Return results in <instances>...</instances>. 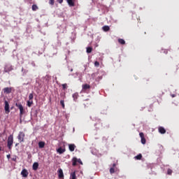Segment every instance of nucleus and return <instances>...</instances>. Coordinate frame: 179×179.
Listing matches in <instances>:
<instances>
[{"label":"nucleus","instance_id":"cd10ccee","mask_svg":"<svg viewBox=\"0 0 179 179\" xmlns=\"http://www.w3.org/2000/svg\"><path fill=\"white\" fill-rule=\"evenodd\" d=\"M173 173V171L171 169H169L167 170V174H169V176H171Z\"/></svg>","mask_w":179,"mask_h":179},{"label":"nucleus","instance_id":"a878e982","mask_svg":"<svg viewBox=\"0 0 179 179\" xmlns=\"http://www.w3.org/2000/svg\"><path fill=\"white\" fill-rule=\"evenodd\" d=\"M60 103H61L62 108H65V103H64V99H61Z\"/></svg>","mask_w":179,"mask_h":179},{"label":"nucleus","instance_id":"a211bd4d","mask_svg":"<svg viewBox=\"0 0 179 179\" xmlns=\"http://www.w3.org/2000/svg\"><path fill=\"white\" fill-rule=\"evenodd\" d=\"M78 96H79L78 92H74V94H73V98L74 101H77Z\"/></svg>","mask_w":179,"mask_h":179},{"label":"nucleus","instance_id":"7ed1b4c3","mask_svg":"<svg viewBox=\"0 0 179 179\" xmlns=\"http://www.w3.org/2000/svg\"><path fill=\"white\" fill-rule=\"evenodd\" d=\"M24 138H25L24 131H20L17 136V139L20 143H22V142H24Z\"/></svg>","mask_w":179,"mask_h":179},{"label":"nucleus","instance_id":"f257e3e1","mask_svg":"<svg viewBox=\"0 0 179 179\" xmlns=\"http://www.w3.org/2000/svg\"><path fill=\"white\" fill-rule=\"evenodd\" d=\"M15 106H17L18 109H20V117H22V115H24V113H26V109L24 108L21 102H15Z\"/></svg>","mask_w":179,"mask_h":179},{"label":"nucleus","instance_id":"473e14b6","mask_svg":"<svg viewBox=\"0 0 179 179\" xmlns=\"http://www.w3.org/2000/svg\"><path fill=\"white\" fill-rule=\"evenodd\" d=\"M8 159H10V155H7Z\"/></svg>","mask_w":179,"mask_h":179},{"label":"nucleus","instance_id":"ddd939ff","mask_svg":"<svg viewBox=\"0 0 179 179\" xmlns=\"http://www.w3.org/2000/svg\"><path fill=\"white\" fill-rule=\"evenodd\" d=\"M90 84H83V90H86L90 89Z\"/></svg>","mask_w":179,"mask_h":179},{"label":"nucleus","instance_id":"0eeeda50","mask_svg":"<svg viewBox=\"0 0 179 179\" xmlns=\"http://www.w3.org/2000/svg\"><path fill=\"white\" fill-rule=\"evenodd\" d=\"M158 130H159V134H162V135H164V134H166V132L165 127H164L163 126H159L158 127Z\"/></svg>","mask_w":179,"mask_h":179},{"label":"nucleus","instance_id":"5701e85b","mask_svg":"<svg viewBox=\"0 0 179 179\" xmlns=\"http://www.w3.org/2000/svg\"><path fill=\"white\" fill-rule=\"evenodd\" d=\"M118 42H119V43H121L122 45H124V44H125V41H124V39H122L121 38H120L118 39Z\"/></svg>","mask_w":179,"mask_h":179},{"label":"nucleus","instance_id":"6e6552de","mask_svg":"<svg viewBox=\"0 0 179 179\" xmlns=\"http://www.w3.org/2000/svg\"><path fill=\"white\" fill-rule=\"evenodd\" d=\"M21 176L24 177V178H27L29 176V173L26 169H24L22 171H21Z\"/></svg>","mask_w":179,"mask_h":179},{"label":"nucleus","instance_id":"e433bc0d","mask_svg":"<svg viewBox=\"0 0 179 179\" xmlns=\"http://www.w3.org/2000/svg\"><path fill=\"white\" fill-rule=\"evenodd\" d=\"M0 150H1V147H0Z\"/></svg>","mask_w":179,"mask_h":179},{"label":"nucleus","instance_id":"9b49d317","mask_svg":"<svg viewBox=\"0 0 179 179\" xmlns=\"http://www.w3.org/2000/svg\"><path fill=\"white\" fill-rule=\"evenodd\" d=\"M3 92H6V94H10L12 92V87H6L3 88Z\"/></svg>","mask_w":179,"mask_h":179},{"label":"nucleus","instance_id":"412c9836","mask_svg":"<svg viewBox=\"0 0 179 179\" xmlns=\"http://www.w3.org/2000/svg\"><path fill=\"white\" fill-rule=\"evenodd\" d=\"M37 10H38V7L36 4H33L32 6V10L33 11H36Z\"/></svg>","mask_w":179,"mask_h":179},{"label":"nucleus","instance_id":"f3484780","mask_svg":"<svg viewBox=\"0 0 179 179\" xmlns=\"http://www.w3.org/2000/svg\"><path fill=\"white\" fill-rule=\"evenodd\" d=\"M38 167H39L38 163H34V164L32 166L33 170L36 171V170H38Z\"/></svg>","mask_w":179,"mask_h":179},{"label":"nucleus","instance_id":"c85d7f7f","mask_svg":"<svg viewBox=\"0 0 179 179\" xmlns=\"http://www.w3.org/2000/svg\"><path fill=\"white\" fill-rule=\"evenodd\" d=\"M49 4H50L51 6H54L55 0H49Z\"/></svg>","mask_w":179,"mask_h":179},{"label":"nucleus","instance_id":"b1692460","mask_svg":"<svg viewBox=\"0 0 179 179\" xmlns=\"http://www.w3.org/2000/svg\"><path fill=\"white\" fill-rule=\"evenodd\" d=\"M143 156L141 154L138 155L137 156L135 157V159H136V160H141Z\"/></svg>","mask_w":179,"mask_h":179},{"label":"nucleus","instance_id":"c756f323","mask_svg":"<svg viewBox=\"0 0 179 179\" xmlns=\"http://www.w3.org/2000/svg\"><path fill=\"white\" fill-rule=\"evenodd\" d=\"M68 85L66 83L62 84V88L63 90H66L67 88Z\"/></svg>","mask_w":179,"mask_h":179},{"label":"nucleus","instance_id":"1a4fd4ad","mask_svg":"<svg viewBox=\"0 0 179 179\" xmlns=\"http://www.w3.org/2000/svg\"><path fill=\"white\" fill-rule=\"evenodd\" d=\"M58 177L59 178H64V174L62 169H59L58 170Z\"/></svg>","mask_w":179,"mask_h":179},{"label":"nucleus","instance_id":"7c9ffc66","mask_svg":"<svg viewBox=\"0 0 179 179\" xmlns=\"http://www.w3.org/2000/svg\"><path fill=\"white\" fill-rule=\"evenodd\" d=\"M99 64H100L99 62L98 61L94 62V66H96V67H99Z\"/></svg>","mask_w":179,"mask_h":179},{"label":"nucleus","instance_id":"2eb2a0df","mask_svg":"<svg viewBox=\"0 0 179 179\" xmlns=\"http://www.w3.org/2000/svg\"><path fill=\"white\" fill-rule=\"evenodd\" d=\"M70 179H77L76 171H73V173H71Z\"/></svg>","mask_w":179,"mask_h":179},{"label":"nucleus","instance_id":"6ab92c4d","mask_svg":"<svg viewBox=\"0 0 179 179\" xmlns=\"http://www.w3.org/2000/svg\"><path fill=\"white\" fill-rule=\"evenodd\" d=\"M34 101H31L30 99L27 101V105L29 107H31Z\"/></svg>","mask_w":179,"mask_h":179},{"label":"nucleus","instance_id":"c9c22d12","mask_svg":"<svg viewBox=\"0 0 179 179\" xmlns=\"http://www.w3.org/2000/svg\"><path fill=\"white\" fill-rule=\"evenodd\" d=\"M67 1V3H69V0H66Z\"/></svg>","mask_w":179,"mask_h":179},{"label":"nucleus","instance_id":"4be33fe9","mask_svg":"<svg viewBox=\"0 0 179 179\" xmlns=\"http://www.w3.org/2000/svg\"><path fill=\"white\" fill-rule=\"evenodd\" d=\"M103 29L105 31H108L110 30V27H108V25H104V27H103Z\"/></svg>","mask_w":179,"mask_h":179},{"label":"nucleus","instance_id":"423d86ee","mask_svg":"<svg viewBox=\"0 0 179 179\" xmlns=\"http://www.w3.org/2000/svg\"><path fill=\"white\" fill-rule=\"evenodd\" d=\"M4 109L6 110V113H10V110L8 101H5Z\"/></svg>","mask_w":179,"mask_h":179},{"label":"nucleus","instance_id":"4468645a","mask_svg":"<svg viewBox=\"0 0 179 179\" xmlns=\"http://www.w3.org/2000/svg\"><path fill=\"white\" fill-rule=\"evenodd\" d=\"M45 141H39L38 143V147L40 148V149H43V148H45Z\"/></svg>","mask_w":179,"mask_h":179},{"label":"nucleus","instance_id":"2f4dec72","mask_svg":"<svg viewBox=\"0 0 179 179\" xmlns=\"http://www.w3.org/2000/svg\"><path fill=\"white\" fill-rule=\"evenodd\" d=\"M58 3H59L60 4H62L64 1V0H57Z\"/></svg>","mask_w":179,"mask_h":179},{"label":"nucleus","instance_id":"f03ea898","mask_svg":"<svg viewBox=\"0 0 179 179\" xmlns=\"http://www.w3.org/2000/svg\"><path fill=\"white\" fill-rule=\"evenodd\" d=\"M13 142H14L13 134H10V136H8V143H7V147L10 150H11V149H12Z\"/></svg>","mask_w":179,"mask_h":179},{"label":"nucleus","instance_id":"9d476101","mask_svg":"<svg viewBox=\"0 0 179 179\" xmlns=\"http://www.w3.org/2000/svg\"><path fill=\"white\" fill-rule=\"evenodd\" d=\"M57 153H59V155H63V153H65L66 148H62V147H59L57 150Z\"/></svg>","mask_w":179,"mask_h":179},{"label":"nucleus","instance_id":"20e7f679","mask_svg":"<svg viewBox=\"0 0 179 179\" xmlns=\"http://www.w3.org/2000/svg\"><path fill=\"white\" fill-rule=\"evenodd\" d=\"M79 163L80 164H83L82 160L80 159H77L76 157H73L72 159V166H76L77 164Z\"/></svg>","mask_w":179,"mask_h":179},{"label":"nucleus","instance_id":"72a5a7b5","mask_svg":"<svg viewBox=\"0 0 179 179\" xmlns=\"http://www.w3.org/2000/svg\"><path fill=\"white\" fill-rule=\"evenodd\" d=\"M19 143H15V146H18Z\"/></svg>","mask_w":179,"mask_h":179},{"label":"nucleus","instance_id":"393cba45","mask_svg":"<svg viewBox=\"0 0 179 179\" xmlns=\"http://www.w3.org/2000/svg\"><path fill=\"white\" fill-rule=\"evenodd\" d=\"M92 50H93V49H92V47L87 48V53H92Z\"/></svg>","mask_w":179,"mask_h":179},{"label":"nucleus","instance_id":"f8f14e48","mask_svg":"<svg viewBox=\"0 0 179 179\" xmlns=\"http://www.w3.org/2000/svg\"><path fill=\"white\" fill-rule=\"evenodd\" d=\"M69 148L70 152H74V150L76 148V144H69Z\"/></svg>","mask_w":179,"mask_h":179},{"label":"nucleus","instance_id":"aec40b11","mask_svg":"<svg viewBox=\"0 0 179 179\" xmlns=\"http://www.w3.org/2000/svg\"><path fill=\"white\" fill-rule=\"evenodd\" d=\"M116 164H113V167L110 169V174H114L115 173V167Z\"/></svg>","mask_w":179,"mask_h":179},{"label":"nucleus","instance_id":"f704fd0d","mask_svg":"<svg viewBox=\"0 0 179 179\" xmlns=\"http://www.w3.org/2000/svg\"><path fill=\"white\" fill-rule=\"evenodd\" d=\"M71 71H73V69H71Z\"/></svg>","mask_w":179,"mask_h":179},{"label":"nucleus","instance_id":"bb28decb","mask_svg":"<svg viewBox=\"0 0 179 179\" xmlns=\"http://www.w3.org/2000/svg\"><path fill=\"white\" fill-rule=\"evenodd\" d=\"M29 99L31 101H33V99H34V94L33 93L29 94Z\"/></svg>","mask_w":179,"mask_h":179},{"label":"nucleus","instance_id":"39448f33","mask_svg":"<svg viewBox=\"0 0 179 179\" xmlns=\"http://www.w3.org/2000/svg\"><path fill=\"white\" fill-rule=\"evenodd\" d=\"M139 135H140V138H141V143L143 145H145L146 138L145 137L144 133H143V131H141V133H139Z\"/></svg>","mask_w":179,"mask_h":179},{"label":"nucleus","instance_id":"dca6fc26","mask_svg":"<svg viewBox=\"0 0 179 179\" xmlns=\"http://www.w3.org/2000/svg\"><path fill=\"white\" fill-rule=\"evenodd\" d=\"M68 4L71 7H74L75 6V1L73 0H68Z\"/></svg>","mask_w":179,"mask_h":179}]
</instances>
